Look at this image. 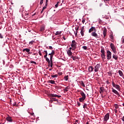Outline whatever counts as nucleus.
I'll list each match as a JSON object with an SVG mask.
<instances>
[{"instance_id": "52", "label": "nucleus", "mask_w": 124, "mask_h": 124, "mask_svg": "<svg viewBox=\"0 0 124 124\" xmlns=\"http://www.w3.org/2000/svg\"><path fill=\"white\" fill-rule=\"evenodd\" d=\"M114 112H115V114H117V113H118V110L115 109H114Z\"/></svg>"}, {"instance_id": "1", "label": "nucleus", "mask_w": 124, "mask_h": 124, "mask_svg": "<svg viewBox=\"0 0 124 124\" xmlns=\"http://www.w3.org/2000/svg\"><path fill=\"white\" fill-rule=\"evenodd\" d=\"M107 57L108 61L111 60L112 59V53L110 50L107 51Z\"/></svg>"}, {"instance_id": "49", "label": "nucleus", "mask_w": 124, "mask_h": 124, "mask_svg": "<svg viewBox=\"0 0 124 124\" xmlns=\"http://www.w3.org/2000/svg\"><path fill=\"white\" fill-rule=\"evenodd\" d=\"M47 62L48 63V66H50V64L51 63L50 60L49 61H47Z\"/></svg>"}, {"instance_id": "20", "label": "nucleus", "mask_w": 124, "mask_h": 124, "mask_svg": "<svg viewBox=\"0 0 124 124\" xmlns=\"http://www.w3.org/2000/svg\"><path fill=\"white\" fill-rule=\"evenodd\" d=\"M85 99H86V98H83V97H81V98H79V101L80 102H83L84 100H85Z\"/></svg>"}, {"instance_id": "37", "label": "nucleus", "mask_w": 124, "mask_h": 124, "mask_svg": "<svg viewBox=\"0 0 124 124\" xmlns=\"http://www.w3.org/2000/svg\"><path fill=\"white\" fill-rule=\"evenodd\" d=\"M59 3H60V2H59V1L57 2V3L55 5L56 8H57L58 7V6H59Z\"/></svg>"}, {"instance_id": "44", "label": "nucleus", "mask_w": 124, "mask_h": 124, "mask_svg": "<svg viewBox=\"0 0 124 124\" xmlns=\"http://www.w3.org/2000/svg\"><path fill=\"white\" fill-rule=\"evenodd\" d=\"M45 59H46V62H49L50 61V60H49V58H48L47 57H46L45 58Z\"/></svg>"}, {"instance_id": "18", "label": "nucleus", "mask_w": 124, "mask_h": 124, "mask_svg": "<svg viewBox=\"0 0 124 124\" xmlns=\"http://www.w3.org/2000/svg\"><path fill=\"white\" fill-rule=\"evenodd\" d=\"M67 54L68 55V56H72V52H71V50H68L67 51Z\"/></svg>"}, {"instance_id": "30", "label": "nucleus", "mask_w": 124, "mask_h": 124, "mask_svg": "<svg viewBox=\"0 0 124 124\" xmlns=\"http://www.w3.org/2000/svg\"><path fill=\"white\" fill-rule=\"evenodd\" d=\"M101 57L103 60V61H104L106 59V55H101Z\"/></svg>"}, {"instance_id": "61", "label": "nucleus", "mask_w": 124, "mask_h": 124, "mask_svg": "<svg viewBox=\"0 0 124 124\" xmlns=\"http://www.w3.org/2000/svg\"><path fill=\"white\" fill-rule=\"evenodd\" d=\"M77 123H78V120H76L75 123L74 124H77Z\"/></svg>"}, {"instance_id": "40", "label": "nucleus", "mask_w": 124, "mask_h": 124, "mask_svg": "<svg viewBox=\"0 0 124 124\" xmlns=\"http://www.w3.org/2000/svg\"><path fill=\"white\" fill-rule=\"evenodd\" d=\"M33 42H34V41H31L30 42L29 44L30 45H32V44H33Z\"/></svg>"}, {"instance_id": "39", "label": "nucleus", "mask_w": 124, "mask_h": 124, "mask_svg": "<svg viewBox=\"0 0 124 124\" xmlns=\"http://www.w3.org/2000/svg\"><path fill=\"white\" fill-rule=\"evenodd\" d=\"M80 84L82 87H85V84L84 83L83 81H81Z\"/></svg>"}, {"instance_id": "17", "label": "nucleus", "mask_w": 124, "mask_h": 124, "mask_svg": "<svg viewBox=\"0 0 124 124\" xmlns=\"http://www.w3.org/2000/svg\"><path fill=\"white\" fill-rule=\"evenodd\" d=\"M30 51H31V49H30L29 48H25V49H23L22 52H27V53H28Z\"/></svg>"}, {"instance_id": "32", "label": "nucleus", "mask_w": 124, "mask_h": 124, "mask_svg": "<svg viewBox=\"0 0 124 124\" xmlns=\"http://www.w3.org/2000/svg\"><path fill=\"white\" fill-rule=\"evenodd\" d=\"M50 67L52 68L53 67V60H50Z\"/></svg>"}, {"instance_id": "41", "label": "nucleus", "mask_w": 124, "mask_h": 124, "mask_svg": "<svg viewBox=\"0 0 124 124\" xmlns=\"http://www.w3.org/2000/svg\"><path fill=\"white\" fill-rule=\"evenodd\" d=\"M51 55H53V56H54V55H55V51L54 50H52L51 52Z\"/></svg>"}, {"instance_id": "50", "label": "nucleus", "mask_w": 124, "mask_h": 124, "mask_svg": "<svg viewBox=\"0 0 124 124\" xmlns=\"http://www.w3.org/2000/svg\"><path fill=\"white\" fill-rule=\"evenodd\" d=\"M0 38H3V36H2L1 33H0Z\"/></svg>"}, {"instance_id": "26", "label": "nucleus", "mask_w": 124, "mask_h": 124, "mask_svg": "<svg viewBox=\"0 0 124 124\" xmlns=\"http://www.w3.org/2000/svg\"><path fill=\"white\" fill-rule=\"evenodd\" d=\"M115 88H116V89H117V90H118V91H120V85H116Z\"/></svg>"}, {"instance_id": "60", "label": "nucleus", "mask_w": 124, "mask_h": 124, "mask_svg": "<svg viewBox=\"0 0 124 124\" xmlns=\"http://www.w3.org/2000/svg\"><path fill=\"white\" fill-rule=\"evenodd\" d=\"M27 53H28V54H29V55L31 54V52L30 51H29V52H27Z\"/></svg>"}, {"instance_id": "56", "label": "nucleus", "mask_w": 124, "mask_h": 124, "mask_svg": "<svg viewBox=\"0 0 124 124\" xmlns=\"http://www.w3.org/2000/svg\"><path fill=\"white\" fill-rule=\"evenodd\" d=\"M28 15H29V14H27L25 15V16H24V18H27L28 17Z\"/></svg>"}, {"instance_id": "63", "label": "nucleus", "mask_w": 124, "mask_h": 124, "mask_svg": "<svg viewBox=\"0 0 124 124\" xmlns=\"http://www.w3.org/2000/svg\"><path fill=\"white\" fill-rule=\"evenodd\" d=\"M107 84H110V82L108 81H107Z\"/></svg>"}, {"instance_id": "2", "label": "nucleus", "mask_w": 124, "mask_h": 124, "mask_svg": "<svg viewBox=\"0 0 124 124\" xmlns=\"http://www.w3.org/2000/svg\"><path fill=\"white\" fill-rule=\"evenodd\" d=\"M110 48L111 49V50H112L114 54L117 53V51H116V47L115 46V45H114V44L113 43L110 44Z\"/></svg>"}, {"instance_id": "48", "label": "nucleus", "mask_w": 124, "mask_h": 124, "mask_svg": "<svg viewBox=\"0 0 124 124\" xmlns=\"http://www.w3.org/2000/svg\"><path fill=\"white\" fill-rule=\"evenodd\" d=\"M17 104V103L14 102V103L13 104V106H16V105Z\"/></svg>"}, {"instance_id": "62", "label": "nucleus", "mask_w": 124, "mask_h": 124, "mask_svg": "<svg viewBox=\"0 0 124 124\" xmlns=\"http://www.w3.org/2000/svg\"><path fill=\"white\" fill-rule=\"evenodd\" d=\"M74 57V56H73L72 55V56H71V59H73Z\"/></svg>"}, {"instance_id": "25", "label": "nucleus", "mask_w": 124, "mask_h": 124, "mask_svg": "<svg viewBox=\"0 0 124 124\" xmlns=\"http://www.w3.org/2000/svg\"><path fill=\"white\" fill-rule=\"evenodd\" d=\"M61 31H57L56 33H55V35H59V34H61Z\"/></svg>"}, {"instance_id": "55", "label": "nucleus", "mask_w": 124, "mask_h": 124, "mask_svg": "<svg viewBox=\"0 0 124 124\" xmlns=\"http://www.w3.org/2000/svg\"><path fill=\"white\" fill-rule=\"evenodd\" d=\"M49 49H50V50H52L53 47H52V46H49Z\"/></svg>"}, {"instance_id": "12", "label": "nucleus", "mask_w": 124, "mask_h": 124, "mask_svg": "<svg viewBox=\"0 0 124 124\" xmlns=\"http://www.w3.org/2000/svg\"><path fill=\"white\" fill-rule=\"evenodd\" d=\"M6 120H7V121L8 122H10V123H12V118L10 116H8L6 118Z\"/></svg>"}, {"instance_id": "33", "label": "nucleus", "mask_w": 124, "mask_h": 124, "mask_svg": "<svg viewBox=\"0 0 124 124\" xmlns=\"http://www.w3.org/2000/svg\"><path fill=\"white\" fill-rule=\"evenodd\" d=\"M48 56H50V60H53V55H52V53H49Z\"/></svg>"}, {"instance_id": "14", "label": "nucleus", "mask_w": 124, "mask_h": 124, "mask_svg": "<svg viewBox=\"0 0 124 124\" xmlns=\"http://www.w3.org/2000/svg\"><path fill=\"white\" fill-rule=\"evenodd\" d=\"M101 56L106 55H105V50H104V48H102L101 50Z\"/></svg>"}, {"instance_id": "9", "label": "nucleus", "mask_w": 124, "mask_h": 124, "mask_svg": "<svg viewBox=\"0 0 124 124\" xmlns=\"http://www.w3.org/2000/svg\"><path fill=\"white\" fill-rule=\"evenodd\" d=\"M96 31V29H95V27H92L91 29L89 30V33H91V32H92V31Z\"/></svg>"}, {"instance_id": "42", "label": "nucleus", "mask_w": 124, "mask_h": 124, "mask_svg": "<svg viewBox=\"0 0 124 124\" xmlns=\"http://www.w3.org/2000/svg\"><path fill=\"white\" fill-rule=\"evenodd\" d=\"M31 63H34V64H36V65L37 64L36 62L34 61H31Z\"/></svg>"}, {"instance_id": "11", "label": "nucleus", "mask_w": 124, "mask_h": 124, "mask_svg": "<svg viewBox=\"0 0 124 124\" xmlns=\"http://www.w3.org/2000/svg\"><path fill=\"white\" fill-rule=\"evenodd\" d=\"M93 69H94V68L93 67V66H89L88 68V70L89 72H93Z\"/></svg>"}, {"instance_id": "54", "label": "nucleus", "mask_w": 124, "mask_h": 124, "mask_svg": "<svg viewBox=\"0 0 124 124\" xmlns=\"http://www.w3.org/2000/svg\"><path fill=\"white\" fill-rule=\"evenodd\" d=\"M47 2H46L45 5V6H46V7H47V5H48Z\"/></svg>"}, {"instance_id": "8", "label": "nucleus", "mask_w": 124, "mask_h": 124, "mask_svg": "<svg viewBox=\"0 0 124 124\" xmlns=\"http://www.w3.org/2000/svg\"><path fill=\"white\" fill-rule=\"evenodd\" d=\"M84 32H85V27L83 26L81 28L80 33L82 36H84Z\"/></svg>"}, {"instance_id": "35", "label": "nucleus", "mask_w": 124, "mask_h": 124, "mask_svg": "<svg viewBox=\"0 0 124 124\" xmlns=\"http://www.w3.org/2000/svg\"><path fill=\"white\" fill-rule=\"evenodd\" d=\"M114 107H115V109H117L119 108V105H118V104H115Z\"/></svg>"}, {"instance_id": "7", "label": "nucleus", "mask_w": 124, "mask_h": 124, "mask_svg": "<svg viewBox=\"0 0 124 124\" xmlns=\"http://www.w3.org/2000/svg\"><path fill=\"white\" fill-rule=\"evenodd\" d=\"M79 93L82 96L81 97H82L83 98H86V94H85L84 92H83L82 91H79Z\"/></svg>"}, {"instance_id": "58", "label": "nucleus", "mask_w": 124, "mask_h": 124, "mask_svg": "<svg viewBox=\"0 0 124 124\" xmlns=\"http://www.w3.org/2000/svg\"><path fill=\"white\" fill-rule=\"evenodd\" d=\"M53 101H58V99H57L56 98H53Z\"/></svg>"}, {"instance_id": "19", "label": "nucleus", "mask_w": 124, "mask_h": 124, "mask_svg": "<svg viewBox=\"0 0 124 124\" xmlns=\"http://www.w3.org/2000/svg\"><path fill=\"white\" fill-rule=\"evenodd\" d=\"M112 58H113V59L115 60V61H117L118 60V56L117 55H115V54L113 55Z\"/></svg>"}, {"instance_id": "22", "label": "nucleus", "mask_w": 124, "mask_h": 124, "mask_svg": "<svg viewBox=\"0 0 124 124\" xmlns=\"http://www.w3.org/2000/svg\"><path fill=\"white\" fill-rule=\"evenodd\" d=\"M48 83H50V84H56V83H55V81H54V80H49L48 81Z\"/></svg>"}, {"instance_id": "47", "label": "nucleus", "mask_w": 124, "mask_h": 124, "mask_svg": "<svg viewBox=\"0 0 124 124\" xmlns=\"http://www.w3.org/2000/svg\"><path fill=\"white\" fill-rule=\"evenodd\" d=\"M77 104H78V107H80V106H81V104L78 102H77Z\"/></svg>"}, {"instance_id": "29", "label": "nucleus", "mask_w": 124, "mask_h": 124, "mask_svg": "<svg viewBox=\"0 0 124 124\" xmlns=\"http://www.w3.org/2000/svg\"><path fill=\"white\" fill-rule=\"evenodd\" d=\"M109 37L110 38V39H111L112 40H113L114 39V37L113 36V33H111Z\"/></svg>"}, {"instance_id": "24", "label": "nucleus", "mask_w": 124, "mask_h": 124, "mask_svg": "<svg viewBox=\"0 0 124 124\" xmlns=\"http://www.w3.org/2000/svg\"><path fill=\"white\" fill-rule=\"evenodd\" d=\"M44 52H45L46 55L44 56V58H46L47 56H48V52H47V50H44Z\"/></svg>"}, {"instance_id": "34", "label": "nucleus", "mask_w": 124, "mask_h": 124, "mask_svg": "<svg viewBox=\"0 0 124 124\" xmlns=\"http://www.w3.org/2000/svg\"><path fill=\"white\" fill-rule=\"evenodd\" d=\"M51 77H52V78H57V77H58V75L56 74L55 75H51Z\"/></svg>"}, {"instance_id": "3", "label": "nucleus", "mask_w": 124, "mask_h": 124, "mask_svg": "<svg viewBox=\"0 0 124 124\" xmlns=\"http://www.w3.org/2000/svg\"><path fill=\"white\" fill-rule=\"evenodd\" d=\"M101 67V66L100 65V64H97L95 67H94V71L95 72H98V70H99V68Z\"/></svg>"}, {"instance_id": "4", "label": "nucleus", "mask_w": 124, "mask_h": 124, "mask_svg": "<svg viewBox=\"0 0 124 124\" xmlns=\"http://www.w3.org/2000/svg\"><path fill=\"white\" fill-rule=\"evenodd\" d=\"M110 117V115L108 113L107 114H106L104 118V122H107L109 120V117Z\"/></svg>"}, {"instance_id": "57", "label": "nucleus", "mask_w": 124, "mask_h": 124, "mask_svg": "<svg viewBox=\"0 0 124 124\" xmlns=\"http://www.w3.org/2000/svg\"><path fill=\"white\" fill-rule=\"evenodd\" d=\"M56 97H58V98H60V97H62V96L57 95Z\"/></svg>"}, {"instance_id": "10", "label": "nucleus", "mask_w": 124, "mask_h": 124, "mask_svg": "<svg viewBox=\"0 0 124 124\" xmlns=\"http://www.w3.org/2000/svg\"><path fill=\"white\" fill-rule=\"evenodd\" d=\"M112 93H115V94H117L118 96H120V94L119 93V92L117 91V90L114 89V88H112Z\"/></svg>"}, {"instance_id": "45", "label": "nucleus", "mask_w": 124, "mask_h": 124, "mask_svg": "<svg viewBox=\"0 0 124 124\" xmlns=\"http://www.w3.org/2000/svg\"><path fill=\"white\" fill-rule=\"evenodd\" d=\"M43 0H41L40 2V4L41 5L42 4H43Z\"/></svg>"}, {"instance_id": "23", "label": "nucleus", "mask_w": 124, "mask_h": 124, "mask_svg": "<svg viewBox=\"0 0 124 124\" xmlns=\"http://www.w3.org/2000/svg\"><path fill=\"white\" fill-rule=\"evenodd\" d=\"M68 90H69V86H67L66 87H65L64 89V91L65 92H68Z\"/></svg>"}, {"instance_id": "38", "label": "nucleus", "mask_w": 124, "mask_h": 124, "mask_svg": "<svg viewBox=\"0 0 124 124\" xmlns=\"http://www.w3.org/2000/svg\"><path fill=\"white\" fill-rule=\"evenodd\" d=\"M82 48L84 49V50H87V49H88V47L86 46H82Z\"/></svg>"}, {"instance_id": "51", "label": "nucleus", "mask_w": 124, "mask_h": 124, "mask_svg": "<svg viewBox=\"0 0 124 124\" xmlns=\"http://www.w3.org/2000/svg\"><path fill=\"white\" fill-rule=\"evenodd\" d=\"M72 48H72V50H73L74 51L76 49V47H72Z\"/></svg>"}, {"instance_id": "16", "label": "nucleus", "mask_w": 124, "mask_h": 124, "mask_svg": "<svg viewBox=\"0 0 124 124\" xmlns=\"http://www.w3.org/2000/svg\"><path fill=\"white\" fill-rule=\"evenodd\" d=\"M40 31H42V32H43V31H45V26H41Z\"/></svg>"}, {"instance_id": "43", "label": "nucleus", "mask_w": 124, "mask_h": 124, "mask_svg": "<svg viewBox=\"0 0 124 124\" xmlns=\"http://www.w3.org/2000/svg\"><path fill=\"white\" fill-rule=\"evenodd\" d=\"M112 86L114 88H115L116 87V84H115V83L112 81Z\"/></svg>"}, {"instance_id": "21", "label": "nucleus", "mask_w": 124, "mask_h": 124, "mask_svg": "<svg viewBox=\"0 0 124 124\" xmlns=\"http://www.w3.org/2000/svg\"><path fill=\"white\" fill-rule=\"evenodd\" d=\"M106 32H107V30L106 29H104L103 31L104 37L106 36Z\"/></svg>"}, {"instance_id": "64", "label": "nucleus", "mask_w": 124, "mask_h": 124, "mask_svg": "<svg viewBox=\"0 0 124 124\" xmlns=\"http://www.w3.org/2000/svg\"><path fill=\"white\" fill-rule=\"evenodd\" d=\"M122 42L123 43H124V39H123Z\"/></svg>"}, {"instance_id": "13", "label": "nucleus", "mask_w": 124, "mask_h": 124, "mask_svg": "<svg viewBox=\"0 0 124 124\" xmlns=\"http://www.w3.org/2000/svg\"><path fill=\"white\" fill-rule=\"evenodd\" d=\"M100 91H99V93H101V94H102V93H103V92H104V87H100Z\"/></svg>"}, {"instance_id": "6", "label": "nucleus", "mask_w": 124, "mask_h": 124, "mask_svg": "<svg viewBox=\"0 0 124 124\" xmlns=\"http://www.w3.org/2000/svg\"><path fill=\"white\" fill-rule=\"evenodd\" d=\"M91 35L92 36H93L94 37H95V38H98V35L97 34V33H96L95 32V31H94V32H93L92 33H91Z\"/></svg>"}, {"instance_id": "46", "label": "nucleus", "mask_w": 124, "mask_h": 124, "mask_svg": "<svg viewBox=\"0 0 124 124\" xmlns=\"http://www.w3.org/2000/svg\"><path fill=\"white\" fill-rule=\"evenodd\" d=\"M39 54L40 55V56H42V53H41V50L39 51Z\"/></svg>"}, {"instance_id": "28", "label": "nucleus", "mask_w": 124, "mask_h": 124, "mask_svg": "<svg viewBox=\"0 0 124 124\" xmlns=\"http://www.w3.org/2000/svg\"><path fill=\"white\" fill-rule=\"evenodd\" d=\"M65 81H67L68 80V76H65L64 77Z\"/></svg>"}, {"instance_id": "31", "label": "nucleus", "mask_w": 124, "mask_h": 124, "mask_svg": "<svg viewBox=\"0 0 124 124\" xmlns=\"http://www.w3.org/2000/svg\"><path fill=\"white\" fill-rule=\"evenodd\" d=\"M79 58L77 56H74V58H73V61H76V60H78Z\"/></svg>"}, {"instance_id": "27", "label": "nucleus", "mask_w": 124, "mask_h": 124, "mask_svg": "<svg viewBox=\"0 0 124 124\" xmlns=\"http://www.w3.org/2000/svg\"><path fill=\"white\" fill-rule=\"evenodd\" d=\"M50 96H51V97H57V94H50Z\"/></svg>"}, {"instance_id": "5", "label": "nucleus", "mask_w": 124, "mask_h": 124, "mask_svg": "<svg viewBox=\"0 0 124 124\" xmlns=\"http://www.w3.org/2000/svg\"><path fill=\"white\" fill-rule=\"evenodd\" d=\"M71 47H77V43H76V41L75 40H73L72 41V44L71 45Z\"/></svg>"}, {"instance_id": "15", "label": "nucleus", "mask_w": 124, "mask_h": 124, "mask_svg": "<svg viewBox=\"0 0 124 124\" xmlns=\"http://www.w3.org/2000/svg\"><path fill=\"white\" fill-rule=\"evenodd\" d=\"M118 73L120 76H121V77H124V73H123V71H122L121 70H119Z\"/></svg>"}, {"instance_id": "36", "label": "nucleus", "mask_w": 124, "mask_h": 124, "mask_svg": "<svg viewBox=\"0 0 124 124\" xmlns=\"http://www.w3.org/2000/svg\"><path fill=\"white\" fill-rule=\"evenodd\" d=\"M87 105H87V104H86V103H84V105H83V108H84V109L87 108Z\"/></svg>"}, {"instance_id": "53", "label": "nucleus", "mask_w": 124, "mask_h": 124, "mask_svg": "<svg viewBox=\"0 0 124 124\" xmlns=\"http://www.w3.org/2000/svg\"><path fill=\"white\" fill-rule=\"evenodd\" d=\"M46 8H47V7H46V6H44V7H43V10H44V9H46Z\"/></svg>"}, {"instance_id": "59", "label": "nucleus", "mask_w": 124, "mask_h": 124, "mask_svg": "<svg viewBox=\"0 0 124 124\" xmlns=\"http://www.w3.org/2000/svg\"><path fill=\"white\" fill-rule=\"evenodd\" d=\"M82 23H83V24H84V23H85V19H83L82 20Z\"/></svg>"}]
</instances>
